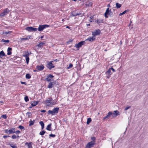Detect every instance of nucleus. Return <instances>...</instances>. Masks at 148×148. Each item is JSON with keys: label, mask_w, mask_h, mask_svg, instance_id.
Returning a JSON list of instances; mask_svg holds the SVG:
<instances>
[{"label": "nucleus", "mask_w": 148, "mask_h": 148, "mask_svg": "<svg viewBox=\"0 0 148 148\" xmlns=\"http://www.w3.org/2000/svg\"><path fill=\"white\" fill-rule=\"evenodd\" d=\"M59 110V108H56L53 109L52 110H49L48 111V114H51L52 115H54L55 113L58 112Z\"/></svg>", "instance_id": "obj_1"}, {"label": "nucleus", "mask_w": 148, "mask_h": 148, "mask_svg": "<svg viewBox=\"0 0 148 148\" xmlns=\"http://www.w3.org/2000/svg\"><path fill=\"white\" fill-rule=\"evenodd\" d=\"M29 54L28 51L24 52L23 56L25 57V58L27 64H28L29 60Z\"/></svg>", "instance_id": "obj_2"}, {"label": "nucleus", "mask_w": 148, "mask_h": 148, "mask_svg": "<svg viewBox=\"0 0 148 148\" xmlns=\"http://www.w3.org/2000/svg\"><path fill=\"white\" fill-rule=\"evenodd\" d=\"M112 115L113 113L112 112L110 111L109 112L107 115L103 117L102 119L103 121H104L105 120L108 119L111 116H112V118L114 117V116Z\"/></svg>", "instance_id": "obj_3"}, {"label": "nucleus", "mask_w": 148, "mask_h": 148, "mask_svg": "<svg viewBox=\"0 0 148 148\" xmlns=\"http://www.w3.org/2000/svg\"><path fill=\"white\" fill-rule=\"evenodd\" d=\"M49 27V25H40L38 27V30L39 31H41L43 30V29L46 27Z\"/></svg>", "instance_id": "obj_4"}, {"label": "nucleus", "mask_w": 148, "mask_h": 148, "mask_svg": "<svg viewBox=\"0 0 148 148\" xmlns=\"http://www.w3.org/2000/svg\"><path fill=\"white\" fill-rule=\"evenodd\" d=\"M111 13L112 12L111 9H110L109 8H107L104 14V16L106 18H108V16L107 15H110Z\"/></svg>", "instance_id": "obj_5"}, {"label": "nucleus", "mask_w": 148, "mask_h": 148, "mask_svg": "<svg viewBox=\"0 0 148 148\" xmlns=\"http://www.w3.org/2000/svg\"><path fill=\"white\" fill-rule=\"evenodd\" d=\"M25 29L26 30L30 32L36 31L38 29L37 28H34L32 27H26Z\"/></svg>", "instance_id": "obj_6"}, {"label": "nucleus", "mask_w": 148, "mask_h": 148, "mask_svg": "<svg viewBox=\"0 0 148 148\" xmlns=\"http://www.w3.org/2000/svg\"><path fill=\"white\" fill-rule=\"evenodd\" d=\"M54 77L53 75L49 74L47 76V78L45 79V80L48 82H51L52 81V79Z\"/></svg>", "instance_id": "obj_7"}, {"label": "nucleus", "mask_w": 148, "mask_h": 148, "mask_svg": "<svg viewBox=\"0 0 148 148\" xmlns=\"http://www.w3.org/2000/svg\"><path fill=\"white\" fill-rule=\"evenodd\" d=\"M85 43V41H81L79 42L77 44L75 45V47L77 48H79L82 47V46Z\"/></svg>", "instance_id": "obj_8"}, {"label": "nucleus", "mask_w": 148, "mask_h": 148, "mask_svg": "<svg viewBox=\"0 0 148 148\" xmlns=\"http://www.w3.org/2000/svg\"><path fill=\"white\" fill-rule=\"evenodd\" d=\"M53 61H51L50 62L48 63L47 64V67L49 69L51 70L52 68H54V66H53L52 63Z\"/></svg>", "instance_id": "obj_9"}, {"label": "nucleus", "mask_w": 148, "mask_h": 148, "mask_svg": "<svg viewBox=\"0 0 148 148\" xmlns=\"http://www.w3.org/2000/svg\"><path fill=\"white\" fill-rule=\"evenodd\" d=\"M9 12V10L7 9H5L4 11L0 14V16L1 17H3L5 15H6Z\"/></svg>", "instance_id": "obj_10"}, {"label": "nucleus", "mask_w": 148, "mask_h": 148, "mask_svg": "<svg viewBox=\"0 0 148 148\" xmlns=\"http://www.w3.org/2000/svg\"><path fill=\"white\" fill-rule=\"evenodd\" d=\"M101 33L100 30L99 29H97L95 30L94 32H92V35L94 37L95 36L99 35Z\"/></svg>", "instance_id": "obj_11"}, {"label": "nucleus", "mask_w": 148, "mask_h": 148, "mask_svg": "<svg viewBox=\"0 0 148 148\" xmlns=\"http://www.w3.org/2000/svg\"><path fill=\"white\" fill-rule=\"evenodd\" d=\"M44 66L43 65L41 64L40 65H37L36 66V69L38 71H40L44 69Z\"/></svg>", "instance_id": "obj_12"}, {"label": "nucleus", "mask_w": 148, "mask_h": 148, "mask_svg": "<svg viewBox=\"0 0 148 148\" xmlns=\"http://www.w3.org/2000/svg\"><path fill=\"white\" fill-rule=\"evenodd\" d=\"M47 100L45 101V103L47 104V106H49L51 104V101H52V98L51 97H50L47 98Z\"/></svg>", "instance_id": "obj_13"}, {"label": "nucleus", "mask_w": 148, "mask_h": 148, "mask_svg": "<svg viewBox=\"0 0 148 148\" xmlns=\"http://www.w3.org/2000/svg\"><path fill=\"white\" fill-rule=\"evenodd\" d=\"M95 37L93 36L92 37H90L88 38L87 39H86L85 41H89L92 42L95 40Z\"/></svg>", "instance_id": "obj_14"}, {"label": "nucleus", "mask_w": 148, "mask_h": 148, "mask_svg": "<svg viewBox=\"0 0 148 148\" xmlns=\"http://www.w3.org/2000/svg\"><path fill=\"white\" fill-rule=\"evenodd\" d=\"M15 128L12 127L9 130V134H12L15 133Z\"/></svg>", "instance_id": "obj_15"}, {"label": "nucleus", "mask_w": 148, "mask_h": 148, "mask_svg": "<svg viewBox=\"0 0 148 148\" xmlns=\"http://www.w3.org/2000/svg\"><path fill=\"white\" fill-rule=\"evenodd\" d=\"M38 101H32L31 102V105L32 106H35L38 104Z\"/></svg>", "instance_id": "obj_16"}, {"label": "nucleus", "mask_w": 148, "mask_h": 148, "mask_svg": "<svg viewBox=\"0 0 148 148\" xmlns=\"http://www.w3.org/2000/svg\"><path fill=\"white\" fill-rule=\"evenodd\" d=\"M114 113H113V115L114 116H116L117 115H120L119 113V112L117 110H115L114 111Z\"/></svg>", "instance_id": "obj_17"}, {"label": "nucleus", "mask_w": 148, "mask_h": 148, "mask_svg": "<svg viewBox=\"0 0 148 148\" xmlns=\"http://www.w3.org/2000/svg\"><path fill=\"white\" fill-rule=\"evenodd\" d=\"M12 50V48H11L8 47V50H7V52H8L7 55H10L12 54V53L11 51Z\"/></svg>", "instance_id": "obj_18"}, {"label": "nucleus", "mask_w": 148, "mask_h": 148, "mask_svg": "<svg viewBox=\"0 0 148 148\" xmlns=\"http://www.w3.org/2000/svg\"><path fill=\"white\" fill-rule=\"evenodd\" d=\"M32 142H30L29 143L26 142L25 143V145H27L28 146L27 148H32Z\"/></svg>", "instance_id": "obj_19"}, {"label": "nucleus", "mask_w": 148, "mask_h": 148, "mask_svg": "<svg viewBox=\"0 0 148 148\" xmlns=\"http://www.w3.org/2000/svg\"><path fill=\"white\" fill-rule=\"evenodd\" d=\"M45 41L43 42H41L39 43V44L37 45V46L39 47H41L43 46V45L45 44Z\"/></svg>", "instance_id": "obj_20"}, {"label": "nucleus", "mask_w": 148, "mask_h": 148, "mask_svg": "<svg viewBox=\"0 0 148 148\" xmlns=\"http://www.w3.org/2000/svg\"><path fill=\"white\" fill-rule=\"evenodd\" d=\"M52 124L51 123H50L46 127V129L49 131H51V126Z\"/></svg>", "instance_id": "obj_21"}, {"label": "nucleus", "mask_w": 148, "mask_h": 148, "mask_svg": "<svg viewBox=\"0 0 148 148\" xmlns=\"http://www.w3.org/2000/svg\"><path fill=\"white\" fill-rule=\"evenodd\" d=\"M54 86V85L53 84V83L52 82H50L49 83V85H48V88H51Z\"/></svg>", "instance_id": "obj_22"}, {"label": "nucleus", "mask_w": 148, "mask_h": 148, "mask_svg": "<svg viewBox=\"0 0 148 148\" xmlns=\"http://www.w3.org/2000/svg\"><path fill=\"white\" fill-rule=\"evenodd\" d=\"M35 122V120H34L33 121H32V120L30 119V121L29 122V126H31L34 125Z\"/></svg>", "instance_id": "obj_23"}, {"label": "nucleus", "mask_w": 148, "mask_h": 148, "mask_svg": "<svg viewBox=\"0 0 148 148\" xmlns=\"http://www.w3.org/2000/svg\"><path fill=\"white\" fill-rule=\"evenodd\" d=\"M106 73L109 76H110L112 75L111 70L110 68H109L108 71L106 72Z\"/></svg>", "instance_id": "obj_24"}, {"label": "nucleus", "mask_w": 148, "mask_h": 148, "mask_svg": "<svg viewBox=\"0 0 148 148\" xmlns=\"http://www.w3.org/2000/svg\"><path fill=\"white\" fill-rule=\"evenodd\" d=\"M39 123L42 127L41 129L43 130L44 127V124L43 121H40L39 122Z\"/></svg>", "instance_id": "obj_25"}, {"label": "nucleus", "mask_w": 148, "mask_h": 148, "mask_svg": "<svg viewBox=\"0 0 148 148\" xmlns=\"http://www.w3.org/2000/svg\"><path fill=\"white\" fill-rule=\"evenodd\" d=\"M5 56V55L3 51H2L0 52V58H2V56Z\"/></svg>", "instance_id": "obj_26"}, {"label": "nucleus", "mask_w": 148, "mask_h": 148, "mask_svg": "<svg viewBox=\"0 0 148 148\" xmlns=\"http://www.w3.org/2000/svg\"><path fill=\"white\" fill-rule=\"evenodd\" d=\"M115 5L116 7V8L117 9L119 8L121 6V4L118 3H116Z\"/></svg>", "instance_id": "obj_27"}, {"label": "nucleus", "mask_w": 148, "mask_h": 148, "mask_svg": "<svg viewBox=\"0 0 148 148\" xmlns=\"http://www.w3.org/2000/svg\"><path fill=\"white\" fill-rule=\"evenodd\" d=\"M103 19H101V20L97 19L96 20L97 23L98 24H99V23H103Z\"/></svg>", "instance_id": "obj_28"}, {"label": "nucleus", "mask_w": 148, "mask_h": 148, "mask_svg": "<svg viewBox=\"0 0 148 148\" xmlns=\"http://www.w3.org/2000/svg\"><path fill=\"white\" fill-rule=\"evenodd\" d=\"M92 120L91 118H89L87 119V121L86 122L87 124L88 125L91 121Z\"/></svg>", "instance_id": "obj_29"}, {"label": "nucleus", "mask_w": 148, "mask_h": 148, "mask_svg": "<svg viewBox=\"0 0 148 148\" xmlns=\"http://www.w3.org/2000/svg\"><path fill=\"white\" fill-rule=\"evenodd\" d=\"M9 145L12 148H17V146L16 145H13L12 144H10Z\"/></svg>", "instance_id": "obj_30"}, {"label": "nucleus", "mask_w": 148, "mask_h": 148, "mask_svg": "<svg viewBox=\"0 0 148 148\" xmlns=\"http://www.w3.org/2000/svg\"><path fill=\"white\" fill-rule=\"evenodd\" d=\"M25 77L27 79H29L31 78V76L30 74L27 73L26 74Z\"/></svg>", "instance_id": "obj_31"}, {"label": "nucleus", "mask_w": 148, "mask_h": 148, "mask_svg": "<svg viewBox=\"0 0 148 148\" xmlns=\"http://www.w3.org/2000/svg\"><path fill=\"white\" fill-rule=\"evenodd\" d=\"M9 42H10V41L8 40H5L3 39H2L1 40V42H7V43Z\"/></svg>", "instance_id": "obj_32"}, {"label": "nucleus", "mask_w": 148, "mask_h": 148, "mask_svg": "<svg viewBox=\"0 0 148 148\" xmlns=\"http://www.w3.org/2000/svg\"><path fill=\"white\" fill-rule=\"evenodd\" d=\"M24 99L26 102H27L29 101L28 97L27 96H26L25 97Z\"/></svg>", "instance_id": "obj_33"}, {"label": "nucleus", "mask_w": 148, "mask_h": 148, "mask_svg": "<svg viewBox=\"0 0 148 148\" xmlns=\"http://www.w3.org/2000/svg\"><path fill=\"white\" fill-rule=\"evenodd\" d=\"M91 139L92 140V141H93L95 142V140L96 138L95 137L93 136L91 137Z\"/></svg>", "instance_id": "obj_34"}, {"label": "nucleus", "mask_w": 148, "mask_h": 148, "mask_svg": "<svg viewBox=\"0 0 148 148\" xmlns=\"http://www.w3.org/2000/svg\"><path fill=\"white\" fill-rule=\"evenodd\" d=\"M45 133V132L43 130V131H41L40 132L39 134L40 135H43Z\"/></svg>", "instance_id": "obj_35"}, {"label": "nucleus", "mask_w": 148, "mask_h": 148, "mask_svg": "<svg viewBox=\"0 0 148 148\" xmlns=\"http://www.w3.org/2000/svg\"><path fill=\"white\" fill-rule=\"evenodd\" d=\"M18 128L21 130H25L24 127L21 125H20L18 126Z\"/></svg>", "instance_id": "obj_36"}, {"label": "nucleus", "mask_w": 148, "mask_h": 148, "mask_svg": "<svg viewBox=\"0 0 148 148\" xmlns=\"http://www.w3.org/2000/svg\"><path fill=\"white\" fill-rule=\"evenodd\" d=\"M1 117L4 119H6L7 118V116L6 114L3 115L1 116Z\"/></svg>", "instance_id": "obj_37"}, {"label": "nucleus", "mask_w": 148, "mask_h": 148, "mask_svg": "<svg viewBox=\"0 0 148 148\" xmlns=\"http://www.w3.org/2000/svg\"><path fill=\"white\" fill-rule=\"evenodd\" d=\"M4 132L7 134H9V130L7 129H5L4 130Z\"/></svg>", "instance_id": "obj_38"}, {"label": "nucleus", "mask_w": 148, "mask_h": 148, "mask_svg": "<svg viewBox=\"0 0 148 148\" xmlns=\"http://www.w3.org/2000/svg\"><path fill=\"white\" fill-rule=\"evenodd\" d=\"M92 3L91 2H89L88 4L86 3V5L88 6H91L92 5Z\"/></svg>", "instance_id": "obj_39"}, {"label": "nucleus", "mask_w": 148, "mask_h": 148, "mask_svg": "<svg viewBox=\"0 0 148 148\" xmlns=\"http://www.w3.org/2000/svg\"><path fill=\"white\" fill-rule=\"evenodd\" d=\"M16 134H19L21 133L20 131L19 130H17L16 131H15V133Z\"/></svg>", "instance_id": "obj_40"}, {"label": "nucleus", "mask_w": 148, "mask_h": 148, "mask_svg": "<svg viewBox=\"0 0 148 148\" xmlns=\"http://www.w3.org/2000/svg\"><path fill=\"white\" fill-rule=\"evenodd\" d=\"M12 138L13 139H15L16 138V136L14 134L12 136Z\"/></svg>", "instance_id": "obj_41"}, {"label": "nucleus", "mask_w": 148, "mask_h": 148, "mask_svg": "<svg viewBox=\"0 0 148 148\" xmlns=\"http://www.w3.org/2000/svg\"><path fill=\"white\" fill-rule=\"evenodd\" d=\"M10 136L7 135H4L3 136V138L4 139L6 138L7 137H10Z\"/></svg>", "instance_id": "obj_42"}, {"label": "nucleus", "mask_w": 148, "mask_h": 148, "mask_svg": "<svg viewBox=\"0 0 148 148\" xmlns=\"http://www.w3.org/2000/svg\"><path fill=\"white\" fill-rule=\"evenodd\" d=\"M56 136L55 134H51L49 135V136L51 137H54Z\"/></svg>", "instance_id": "obj_43"}, {"label": "nucleus", "mask_w": 148, "mask_h": 148, "mask_svg": "<svg viewBox=\"0 0 148 148\" xmlns=\"http://www.w3.org/2000/svg\"><path fill=\"white\" fill-rule=\"evenodd\" d=\"M73 66V65L71 64H70L69 66L68 67V69H70Z\"/></svg>", "instance_id": "obj_44"}, {"label": "nucleus", "mask_w": 148, "mask_h": 148, "mask_svg": "<svg viewBox=\"0 0 148 148\" xmlns=\"http://www.w3.org/2000/svg\"><path fill=\"white\" fill-rule=\"evenodd\" d=\"M79 15V14H77V13L76 14V13H75V14H72V16H77V15Z\"/></svg>", "instance_id": "obj_45"}, {"label": "nucleus", "mask_w": 148, "mask_h": 148, "mask_svg": "<svg viewBox=\"0 0 148 148\" xmlns=\"http://www.w3.org/2000/svg\"><path fill=\"white\" fill-rule=\"evenodd\" d=\"M110 69L112 71L114 72L115 71L114 69L112 67H111L110 68Z\"/></svg>", "instance_id": "obj_46"}, {"label": "nucleus", "mask_w": 148, "mask_h": 148, "mask_svg": "<svg viewBox=\"0 0 148 148\" xmlns=\"http://www.w3.org/2000/svg\"><path fill=\"white\" fill-rule=\"evenodd\" d=\"M129 10H125L123 12V13L124 14H125L126 13H127V12H129Z\"/></svg>", "instance_id": "obj_47"}, {"label": "nucleus", "mask_w": 148, "mask_h": 148, "mask_svg": "<svg viewBox=\"0 0 148 148\" xmlns=\"http://www.w3.org/2000/svg\"><path fill=\"white\" fill-rule=\"evenodd\" d=\"M130 107H131L130 106L127 107L125 108V110H128V109H129V108H130Z\"/></svg>", "instance_id": "obj_48"}, {"label": "nucleus", "mask_w": 148, "mask_h": 148, "mask_svg": "<svg viewBox=\"0 0 148 148\" xmlns=\"http://www.w3.org/2000/svg\"><path fill=\"white\" fill-rule=\"evenodd\" d=\"M124 14V13H123V12L122 13H120L119 14V16H121L123 14Z\"/></svg>", "instance_id": "obj_49"}, {"label": "nucleus", "mask_w": 148, "mask_h": 148, "mask_svg": "<svg viewBox=\"0 0 148 148\" xmlns=\"http://www.w3.org/2000/svg\"><path fill=\"white\" fill-rule=\"evenodd\" d=\"M21 83L22 84H24L26 85V83L25 82H21Z\"/></svg>", "instance_id": "obj_50"}, {"label": "nucleus", "mask_w": 148, "mask_h": 148, "mask_svg": "<svg viewBox=\"0 0 148 148\" xmlns=\"http://www.w3.org/2000/svg\"><path fill=\"white\" fill-rule=\"evenodd\" d=\"M52 101V102H51V104L52 105H55V104H56V103H54V102H53L54 101Z\"/></svg>", "instance_id": "obj_51"}, {"label": "nucleus", "mask_w": 148, "mask_h": 148, "mask_svg": "<svg viewBox=\"0 0 148 148\" xmlns=\"http://www.w3.org/2000/svg\"><path fill=\"white\" fill-rule=\"evenodd\" d=\"M40 112H46V111L45 110H41Z\"/></svg>", "instance_id": "obj_52"}, {"label": "nucleus", "mask_w": 148, "mask_h": 148, "mask_svg": "<svg viewBox=\"0 0 148 148\" xmlns=\"http://www.w3.org/2000/svg\"><path fill=\"white\" fill-rule=\"evenodd\" d=\"M28 39V38H22V40H27Z\"/></svg>", "instance_id": "obj_53"}, {"label": "nucleus", "mask_w": 148, "mask_h": 148, "mask_svg": "<svg viewBox=\"0 0 148 148\" xmlns=\"http://www.w3.org/2000/svg\"><path fill=\"white\" fill-rule=\"evenodd\" d=\"M94 18V16H91L90 17V18L91 19H92Z\"/></svg>", "instance_id": "obj_54"}, {"label": "nucleus", "mask_w": 148, "mask_h": 148, "mask_svg": "<svg viewBox=\"0 0 148 148\" xmlns=\"http://www.w3.org/2000/svg\"><path fill=\"white\" fill-rule=\"evenodd\" d=\"M66 28H68V29H70V27H69V26H66Z\"/></svg>", "instance_id": "obj_55"}, {"label": "nucleus", "mask_w": 148, "mask_h": 148, "mask_svg": "<svg viewBox=\"0 0 148 148\" xmlns=\"http://www.w3.org/2000/svg\"><path fill=\"white\" fill-rule=\"evenodd\" d=\"M107 6L108 7H110V4H108L107 5Z\"/></svg>", "instance_id": "obj_56"}, {"label": "nucleus", "mask_w": 148, "mask_h": 148, "mask_svg": "<svg viewBox=\"0 0 148 148\" xmlns=\"http://www.w3.org/2000/svg\"><path fill=\"white\" fill-rule=\"evenodd\" d=\"M44 36H41L40 37V38H41V39H42V38H43Z\"/></svg>", "instance_id": "obj_57"}, {"label": "nucleus", "mask_w": 148, "mask_h": 148, "mask_svg": "<svg viewBox=\"0 0 148 148\" xmlns=\"http://www.w3.org/2000/svg\"><path fill=\"white\" fill-rule=\"evenodd\" d=\"M26 114H31V112H27V113H26Z\"/></svg>", "instance_id": "obj_58"}, {"label": "nucleus", "mask_w": 148, "mask_h": 148, "mask_svg": "<svg viewBox=\"0 0 148 148\" xmlns=\"http://www.w3.org/2000/svg\"><path fill=\"white\" fill-rule=\"evenodd\" d=\"M19 138V136H16V138Z\"/></svg>", "instance_id": "obj_59"}, {"label": "nucleus", "mask_w": 148, "mask_h": 148, "mask_svg": "<svg viewBox=\"0 0 148 148\" xmlns=\"http://www.w3.org/2000/svg\"><path fill=\"white\" fill-rule=\"evenodd\" d=\"M54 61H56V62H57V61H58V60H57V59H56V60H54Z\"/></svg>", "instance_id": "obj_60"}, {"label": "nucleus", "mask_w": 148, "mask_h": 148, "mask_svg": "<svg viewBox=\"0 0 148 148\" xmlns=\"http://www.w3.org/2000/svg\"><path fill=\"white\" fill-rule=\"evenodd\" d=\"M36 71V70H34V72H35V71Z\"/></svg>", "instance_id": "obj_61"}, {"label": "nucleus", "mask_w": 148, "mask_h": 148, "mask_svg": "<svg viewBox=\"0 0 148 148\" xmlns=\"http://www.w3.org/2000/svg\"><path fill=\"white\" fill-rule=\"evenodd\" d=\"M29 108H32V107H29Z\"/></svg>", "instance_id": "obj_62"}, {"label": "nucleus", "mask_w": 148, "mask_h": 148, "mask_svg": "<svg viewBox=\"0 0 148 148\" xmlns=\"http://www.w3.org/2000/svg\"><path fill=\"white\" fill-rule=\"evenodd\" d=\"M90 21V22H92V21Z\"/></svg>", "instance_id": "obj_63"}, {"label": "nucleus", "mask_w": 148, "mask_h": 148, "mask_svg": "<svg viewBox=\"0 0 148 148\" xmlns=\"http://www.w3.org/2000/svg\"><path fill=\"white\" fill-rule=\"evenodd\" d=\"M106 51V50H105V51Z\"/></svg>", "instance_id": "obj_64"}]
</instances>
